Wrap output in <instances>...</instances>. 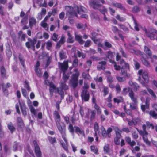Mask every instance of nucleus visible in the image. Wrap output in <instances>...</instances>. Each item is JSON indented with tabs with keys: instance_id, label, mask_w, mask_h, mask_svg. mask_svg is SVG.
Masks as SVG:
<instances>
[{
	"instance_id": "nucleus-1",
	"label": "nucleus",
	"mask_w": 157,
	"mask_h": 157,
	"mask_svg": "<svg viewBox=\"0 0 157 157\" xmlns=\"http://www.w3.org/2000/svg\"><path fill=\"white\" fill-rule=\"evenodd\" d=\"M54 115L57 128L62 135V136L64 138V140L66 141V140L64 137L65 129L64 128L62 127L60 124L61 120L60 118V117L59 113L57 111H55L54 113Z\"/></svg>"
},
{
	"instance_id": "nucleus-2",
	"label": "nucleus",
	"mask_w": 157,
	"mask_h": 157,
	"mask_svg": "<svg viewBox=\"0 0 157 157\" xmlns=\"http://www.w3.org/2000/svg\"><path fill=\"white\" fill-rule=\"evenodd\" d=\"M100 1L101 3L104 4L105 3L104 0H92L89 2V3L90 6L95 9H98L101 7L102 5L99 3L98 1Z\"/></svg>"
},
{
	"instance_id": "nucleus-3",
	"label": "nucleus",
	"mask_w": 157,
	"mask_h": 157,
	"mask_svg": "<svg viewBox=\"0 0 157 157\" xmlns=\"http://www.w3.org/2000/svg\"><path fill=\"white\" fill-rule=\"evenodd\" d=\"M146 34L151 40H153L157 38V30L154 29H150L149 32L145 30Z\"/></svg>"
},
{
	"instance_id": "nucleus-4",
	"label": "nucleus",
	"mask_w": 157,
	"mask_h": 157,
	"mask_svg": "<svg viewBox=\"0 0 157 157\" xmlns=\"http://www.w3.org/2000/svg\"><path fill=\"white\" fill-rule=\"evenodd\" d=\"M79 75V74L78 72L73 75L71 82L73 89L75 88L77 86L78 78Z\"/></svg>"
},
{
	"instance_id": "nucleus-5",
	"label": "nucleus",
	"mask_w": 157,
	"mask_h": 157,
	"mask_svg": "<svg viewBox=\"0 0 157 157\" xmlns=\"http://www.w3.org/2000/svg\"><path fill=\"white\" fill-rule=\"evenodd\" d=\"M28 40L29 41L26 42L25 43L26 46L29 49L31 48L33 50L35 51V45L36 42V40L34 38L33 39V40L30 38H29Z\"/></svg>"
},
{
	"instance_id": "nucleus-6",
	"label": "nucleus",
	"mask_w": 157,
	"mask_h": 157,
	"mask_svg": "<svg viewBox=\"0 0 157 157\" xmlns=\"http://www.w3.org/2000/svg\"><path fill=\"white\" fill-rule=\"evenodd\" d=\"M67 8H69L70 10V11H68L66 13V16L68 17L69 18H72L73 17L75 16H76V17H78L77 15L76 14L74 10H73V9L72 7L69 6H66L65 9H67Z\"/></svg>"
},
{
	"instance_id": "nucleus-7",
	"label": "nucleus",
	"mask_w": 157,
	"mask_h": 157,
	"mask_svg": "<svg viewBox=\"0 0 157 157\" xmlns=\"http://www.w3.org/2000/svg\"><path fill=\"white\" fill-rule=\"evenodd\" d=\"M115 131L116 132V137L114 138V142L116 145H119L120 144V139H121V136L120 132V131L118 128H115Z\"/></svg>"
},
{
	"instance_id": "nucleus-8",
	"label": "nucleus",
	"mask_w": 157,
	"mask_h": 157,
	"mask_svg": "<svg viewBox=\"0 0 157 157\" xmlns=\"http://www.w3.org/2000/svg\"><path fill=\"white\" fill-rule=\"evenodd\" d=\"M81 96L82 100L85 101H88L89 99L90 95L87 90L83 89L82 90L81 94Z\"/></svg>"
},
{
	"instance_id": "nucleus-9",
	"label": "nucleus",
	"mask_w": 157,
	"mask_h": 157,
	"mask_svg": "<svg viewBox=\"0 0 157 157\" xmlns=\"http://www.w3.org/2000/svg\"><path fill=\"white\" fill-rule=\"evenodd\" d=\"M138 74L140 75H142V77L146 82L147 83L148 82V75L147 71H143V70H140L138 71Z\"/></svg>"
},
{
	"instance_id": "nucleus-10",
	"label": "nucleus",
	"mask_w": 157,
	"mask_h": 157,
	"mask_svg": "<svg viewBox=\"0 0 157 157\" xmlns=\"http://www.w3.org/2000/svg\"><path fill=\"white\" fill-rule=\"evenodd\" d=\"M140 54L141 57L140 59L143 64L147 67H149L150 64L149 62L144 58V57L145 56V54L142 52H140Z\"/></svg>"
},
{
	"instance_id": "nucleus-11",
	"label": "nucleus",
	"mask_w": 157,
	"mask_h": 157,
	"mask_svg": "<svg viewBox=\"0 0 157 157\" xmlns=\"http://www.w3.org/2000/svg\"><path fill=\"white\" fill-rule=\"evenodd\" d=\"M58 64L59 67L60 68L61 70L63 72H65L68 68V62L65 61L63 63L59 62Z\"/></svg>"
},
{
	"instance_id": "nucleus-12",
	"label": "nucleus",
	"mask_w": 157,
	"mask_h": 157,
	"mask_svg": "<svg viewBox=\"0 0 157 157\" xmlns=\"http://www.w3.org/2000/svg\"><path fill=\"white\" fill-rule=\"evenodd\" d=\"M150 98H147L145 101V105H141V108L142 111L144 112L145 109H148L149 108Z\"/></svg>"
},
{
	"instance_id": "nucleus-13",
	"label": "nucleus",
	"mask_w": 157,
	"mask_h": 157,
	"mask_svg": "<svg viewBox=\"0 0 157 157\" xmlns=\"http://www.w3.org/2000/svg\"><path fill=\"white\" fill-rule=\"evenodd\" d=\"M126 68L124 66H122L121 68V74L122 75H124L127 78H129L130 77V75L128 73L125 69Z\"/></svg>"
},
{
	"instance_id": "nucleus-14",
	"label": "nucleus",
	"mask_w": 157,
	"mask_h": 157,
	"mask_svg": "<svg viewBox=\"0 0 157 157\" xmlns=\"http://www.w3.org/2000/svg\"><path fill=\"white\" fill-rule=\"evenodd\" d=\"M112 5L120 9L121 10L124 11H125L126 10L125 8L120 3H112Z\"/></svg>"
},
{
	"instance_id": "nucleus-15",
	"label": "nucleus",
	"mask_w": 157,
	"mask_h": 157,
	"mask_svg": "<svg viewBox=\"0 0 157 157\" xmlns=\"http://www.w3.org/2000/svg\"><path fill=\"white\" fill-rule=\"evenodd\" d=\"M106 63L105 61H102L98 63V65L97 66V68L98 69H103L104 70L105 68V65Z\"/></svg>"
},
{
	"instance_id": "nucleus-16",
	"label": "nucleus",
	"mask_w": 157,
	"mask_h": 157,
	"mask_svg": "<svg viewBox=\"0 0 157 157\" xmlns=\"http://www.w3.org/2000/svg\"><path fill=\"white\" fill-rule=\"evenodd\" d=\"M125 140L132 147H133L135 145L136 143V142L134 141H131V138L129 137H126Z\"/></svg>"
},
{
	"instance_id": "nucleus-17",
	"label": "nucleus",
	"mask_w": 157,
	"mask_h": 157,
	"mask_svg": "<svg viewBox=\"0 0 157 157\" xmlns=\"http://www.w3.org/2000/svg\"><path fill=\"white\" fill-rule=\"evenodd\" d=\"M75 40L78 41V43L81 44H83L84 41L82 39V36L79 35L75 34Z\"/></svg>"
},
{
	"instance_id": "nucleus-18",
	"label": "nucleus",
	"mask_w": 157,
	"mask_h": 157,
	"mask_svg": "<svg viewBox=\"0 0 157 157\" xmlns=\"http://www.w3.org/2000/svg\"><path fill=\"white\" fill-rule=\"evenodd\" d=\"M129 96L133 102L138 103L137 99L135 97L134 93L133 91L131 93H129Z\"/></svg>"
},
{
	"instance_id": "nucleus-19",
	"label": "nucleus",
	"mask_w": 157,
	"mask_h": 157,
	"mask_svg": "<svg viewBox=\"0 0 157 157\" xmlns=\"http://www.w3.org/2000/svg\"><path fill=\"white\" fill-rule=\"evenodd\" d=\"M7 126L8 129L12 133L15 131V128L12 122L9 123L7 124Z\"/></svg>"
},
{
	"instance_id": "nucleus-20",
	"label": "nucleus",
	"mask_w": 157,
	"mask_h": 157,
	"mask_svg": "<svg viewBox=\"0 0 157 157\" xmlns=\"http://www.w3.org/2000/svg\"><path fill=\"white\" fill-rule=\"evenodd\" d=\"M35 149V153L37 157H42L41 152L39 147H36Z\"/></svg>"
},
{
	"instance_id": "nucleus-21",
	"label": "nucleus",
	"mask_w": 157,
	"mask_h": 157,
	"mask_svg": "<svg viewBox=\"0 0 157 157\" xmlns=\"http://www.w3.org/2000/svg\"><path fill=\"white\" fill-rule=\"evenodd\" d=\"M79 115L78 113H74L71 119V121L72 122V123H74L75 121L79 120Z\"/></svg>"
},
{
	"instance_id": "nucleus-22",
	"label": "nucleus",
	"mask_w": 157,
	"mask_h": 157,
	"mask_svg": "<svg viewBox=\"0 0 157 157\" xmlns=\"http://www.w3.org/2000/svg\"><path fill=\"white\" fill-rule=\"evenodd\" d=\"M18 35L19 37H20V39L21 41H24L25 40V38L26 36L25 34L23 33V32L20 31L18 33Z\"/></svg>"
},
{
	"instance_id": "nucleus-23",
	"label": "nucleus",
	"mask_w": 157,
	"mask_h": 157,
	"mask_svg": "<svg viewBox=\"0 0 157 157\" xmlns=\"http://www.w3.org/2000/svg\"><path fill=\"white\" fill-rule=\"evenodd\" d=\"M144 50L145 52L148 55L151 57L152 56L151 52L150 50L147 47L145 46L144 48Z\"/></svg>"
},
{
	"instance_id": "nucleus-24",
	"label": "nucleus",
	"mask_w": 157,
	"mask_h": 157,
	"mask_svg": "<svg viewBox=\"0 0 157 157\" xmlns=\"http://www.w3.org/2000/svg\"><path fill=\"white\" fill-rule=\"evenodd\" d=\"M67 33L68 38L67 40V42L69 43H73L74 41V40L73 39V37L70 34V33L69 31L67 32Z\"/></svg>"
},
{
	"instance_id": "nucleus-25",
	"label": "nucleus",
	"mask_w": 157,
	"mask_h": 157,
	"mask_svg": "<svg viewBox=\"0 0 157 157\" xmlns=\"http://www.w3.org/2000/svg\"><path fill=\"white\" fill-rule=\"evenodd\" d=\"M36 23V19L33 18L32 17L29 19V24L30 26L32 27L33 25H35Z\"/></svg>"
},
{
	"instance_id": "nucleus-26",
	"label": "nucleus",
	"mask_w": 157,
	"mask_h": 157,
	"mask_svg": "<svg viewBox=\"0 0 157 157\" xmlns=\"http://www.w3.org/2000/svg\"><path fill=\"white\" fill-rule=\"evenodd\" d=\"M132 91V89L131 88L128 87L124 88L122 93L123 94H125L127 92H128L129 94L131 93Z\"/></svg>"
},
{
	"instance_id": "nucleus-27",
	"label": "nucleus",
	"mask_w": 157,
	"mask_h": 157,
	"mask_svg": "<svg viewBox=\"0 0 157 157\" xmlns=\"http://www.w3.org/2000/svg\"><path fill=\"white\" fill-rule=\"evenodd\" d=\"M59 57L61 59H63L66 58L65 53L63 51H61L59 52Z\"/></svg>"
},
{
	"instance_id": "nucleus-28",
	"label": "nucleus",
	"mask_w": 157,
	"mask_h": 157,
	"mask_svg": "<svg viewBox=\"0 0 157 157\" xmlns=\"http://www.w3.org/2000/svg\"><path fill=\"white\" fill-rule=\"evenodd\" d=\"M46 44V48L48 50L51 49L52 46V43L50 40H48L45 43Z\"/></svg>"
},
{
	"instance_id": "nucleus-29",
	"label": "nucleus",
	"mask_w": 157,
	"mask_h": 157,
	"mask_svg": "<svg viewBox=\"0 0 157 157\" xmlns=\"http://www.w3.org/2000/svg\"><path fill=\"white\" fill-rule=\"evenodd\" d=\"M86 27V24H83L81 23L78 24L77 25V27L78 29H84Z\"/></svg>"
},
{
	"instance_id": "nucleus-30",
	"label": "nucleus",
	"mask_w": 157,
	"mask_h": 157,
	"mask_svg": "<svg viewBox=\"0 0 157 157\" xmlns=\"http://www.w3.org/2000/svg\"><path fill=\"white\" fill-rule=\"evenodd\" d=\"M35 70L36 74L39 77H41L42 76V73L40 68H35Z\"/></svg>"
},
{
	"instance_id": "nucleus-31",
	"label": "nucleus",
	"mask_w": 157,
	"mask_h": 157,
	"mask_svg": "<svg viewBox=\"0 0 157 157\" xmlns=\"http://www.w3.org/2000/svg\"><path fill=\"white\" fill-rule=\"evenodd\" d=\"M65 135H66V134H65V135L64 136V137L66 140V141L64 140V138L63 137H62V138L63 139V140H64V141L65 142L66 144H64V143H61V144L62 146L63 147V148L66 151H67L68 150V148L67 147L68 142H67V139H66V138L65 137Z\"/></svg>"
},
{
	"instance_id": "nucleus-32",
	"label": "nucleus",
	"mask_w": 157,
	"mask_h": 157,
	"mask_svg": "<svg viewBox=\"0 0 157 157\" xmlns=\"http://www.w3.org/2000/svg\"><path fill=\"white\" fill-rule=\"evenodd\" d=\"M13 147L14 148L13 150L15 151L21 149V147L19 143L16 142L14 143Z\"/></svg>"
},
{
	"instance_id": "nucleus-33",
	"label": "nucleus",
	"mask_w": 157,
	"mask_h": 157,
	"mask_svg": "<svg viewBox=\"0 0 157 157\" xmlns=\"http://www.w3.org/2000/svg\"><path fill=\"white\" fill-rule=\"evenodd\" d=\"M104 151L105 153H107L109 150V145L108 144L105 145L103 147Z\"/></svg>"
},
{
	"instance_id": "nucleus-34",
	"label": "nucleus",
	"mask_w": 157,
	"mask_h": 157,
	"mask_svg": "<svg viewBox=\"0 0 157 157\" xmlns=\"http://www.w3.org/2000/svg\"><path fill=\"white\" fill-rule=\"evenodd\" d=\"M88 113L89 114L90 113V119L91 120H93L95 118V112L94 111H91L88 110Z\"/></svg>"
},
{
	"instance_id": "nucleus-35",
	"label": "nucleus",
	"mask_w": 157,
	"mask_h": 157,
	"mask_svg": "<svg viewBox=\"0 0 157 157\" xmlns=\"http://www.w3.org/2000/svg\"><path fill=\"white\" fill-rule=\"evenodd\" d=\"M137 103H132L130 104V108L132 110H135L137 108Z\"/></svg>"
},
{
	"instance_id": "nucleus-36",
	"label": "nucleus",
	"mask_w": 157,
	"mask_h": 157,
	"mask_svg": "<svg viewBox=\"0 0 157 157\" xmlns=\"http://www.w3.org/2000/svg\"><path fill=\"white\" fill-rule=\"evenodd\" d=\"M147 89L149 93L151 95L152 97L154 98L155 99L156 96L153 91L151 89H150L147 88Z\"/></svg>"
},
{
	"instance_id": "nucleus-37",
	"label": "nucleus",
	"mask_w": 157,
	"mask_h": 157,
	"mask_svg": "<svg viewBox=\"0 0 157 157\" xmlns=\"http://www.w3.org/2000/svg\"><path fill=\"white\" fill-rule=\"evenodd\" d=\"M116 78L117 80L120 82H122L126 80L125 78L121 77L119 76H116Z\"/></svg>"
},
{
	"instance_id": "nucleus-38",
	"label": "nucleus",
	"mask_w": 157,
	"mask_h": 157,
	"mask_svg": "<svg viewBox=\"0 0 157 157\" xmlns=\"http://www.w3.org/2000/svg\"><path fill=\"white\" fill-rule=\"evenodd\" d=\"M143 139L144 142L147 145H150L151 142L149 141L147 138L146 136H143Z\"/></svg>"
},
{
	"instance_id": "nucleus-39",
	"label": "nucleus",
	"mask_w": 157,
	"mask_h": 157,
	"mask_svg": "<svg viewBox=\"0 0 157 157\" xmlns=\"http://www.w3.org/2000/svg\"><path fill=\"white\" fill-rule=\"evenodd\" d=\"M1 72L2 76L3 77H5L6 76V71L5 68L2 67L1 68Z\"/></svg>"
},
{
	"instance_id": "nucleus-40",
	"label": "nucleus",
	"mask_w": 157,
	"mask_h": 157,
	"mask_svg": "<svg viewBox=\"0 0 157 157\" xmlns=\"http://www.w3.org/2000/svg\"><path fill=\"white\" fill-rule=\"evenodd\" d=\"M94 107L96 110L97 114H100L101 113V110L97 104H95V105H94Z\"/></svg>"
},
{
	"instance_id": "nucleus-41",
	"label": "nucleus",
	"mask_w": 157,
	"mask_h": 157,
	"mask_svg": "<svg viewBox=\"0 0 157 157\" xmlns=\"http://www.w3.org/2000/svg\"><path fill=\"white\" fill-rule=\"evenodd\" d=\"M20 105L21 108L22 113L24 116H25L27 115V112L26 110L25 106L24 105Z\"/></svg>"
},
{
	"instance_id": "nucleus-42",
	"label": "nucleus",
	"mask_w": 157,
	"mask_h": 157,
	"mask_svg": "<svg viewBox=\"0 0 157 157\" xmlns=\"http://www.w3.org/2000/svg\"><path fill=\"white\" fill-rule=\"evenodd\" d=\"M17 124L19 126H21L23 125V121L21 117H18L17 118Z\"/></svg>"
},
{
	"instance_id": "nucleus-43",
	"label": "nucleus",
	"mask_w": 157,
	"mask_h": 157,
	"mask_svg": "<svg viewBox=\"0 0 157 157\" xmlns=\"http://www.w3.org/2000/svg\"><path fill=\"white\" fill-rule=\"evenodd\" d=\"M2 89L3 91H5L6 90V89L11 86V84L9 83H7L6 85L4 84H2Z\"/></svg>"
},
{
	"instance_id": "nucleus-44",
	"label": "nucleus",
	"mask_w": 157,
	"mask_h": 157,
	"mask_svg": "<svg viewBox=\"0 0 157 157\" xmlns=\"http://www.w3.org/2000/svg\"><path fill=\"white\" fill-rule=\"evenodd\" d=\"M41 26L46 30H48V24L45 22L42 21L41 23Z\"/></svg>"
},
{
	"instance_id": "nucleus-45",
	"label": "nucleus",
	"mask_w": 157,
	"mask_h": 157,
	"mask_svg": "<svg viewBox=\"0 0 157 157\" xmlns=\"http://www.w3.org/2000/svg\"><path fill=\"white\" fill-rule=\"evenodd\" d=\"M91 151L94 152L95 154H97L98 152V149L94 146H92L90 147Z\"/></svg>"
},
{
	"instance_id": "nucleus-46",
	"label": "nucleus",
	"mask_w": 157,
	"mask_h": 157,
	"mask_svg": "<svg viewBox=\"0 0 157 157\" xmlns=\"http://www.w3.org/2000/svg\"><path fill=\"white\" fill-rule=\"evenodd\" d=\"M75 9L77 11L78 13H80L81 11H84V10L85 8L83 7H80L79 8L78 6H77L75 8Z\"/></svg>"
},
{
	"instance_id": "nucleus-47",
	"label": "nucleus",
	"mask_w": 157,
	"mask_h": 157,
	"mask_svg": "<svg viewBox=\"0 0 157 157\" xmlns=\"http://www.w3.org/2000/svg\"><path fill=\"white\" fill-rule=\"evenodd\" d=\"M101 129L102 131V136L104 137H106L107 134V131H106L105 129L103 127L101 128Z\"/></svg>"
},
{
	"instance_id": "nucleus-48",
	"label": "nucleus",
	"mask_w": 157,
	"mask_h": 157,
	"mask_svg": "<svg viewBox=\"0 0 157 157\" xmlns=\"http://www.w3.org/2000/svg\"><path fill=\"white\" fill-rule=\"evenodd\" d=\"M149 114L154 118L156 119L157 118V114L154 111H151L149 112Z\"/></svg>"
},
{
	"instance_id": "nucleus-49",
	"label": "nucleus",
	"mask_w": 157,
	"mask_h": 157,
	"mask_svg": "<svg viewBox=\"0 0 157 157\" xmlns=\"http://www.w3.org/2000/svg\"><path fill=\"white\" fill-rule=\"evenodd\" d=\"M123 63L124 64V66H124L127 69H129V65L128 63H126L124 61L123 59H121L120 61V64H122Z\"/></svg>"
},
{
	"instance_id": "nucleus-50",
	"label": "nucleus",
	"mask_w": 157,
	"mask_h": 157,
	"mask_svg": "<svg viewBox=\"0 0 157 157\" xmlns=\"http://www.w3.org/2000/svg\"><path fill=\"white\" fill-rule=\"evenodd\" d=\"M113 56V53L111 51L107 52V57L109 59L111 58Z\"/></svg>"
},
{
	"instance_id": "nucleus-51",
	"label": "nucleus",
	"mask_w": 157,
	"mask_h": 157,
	"mask_svg": "<svg viewBox=\"0 0 157 157\" xmlns=\"http://www.w3.org/2000/svg\"><path fill=\"white\" fill-rule=\"evenodd\" d=\"M24 86L25 88H26L28 91H30V88L29 86L28 82L27 81H25L24 83Z\"/></svg>"
},
{
	"instance_id": "nucleus-52",
	"label": "nucleus",
	"mask_w": 157,
	"mask_h": 157,
	"mask_svg": "<svg viewBox=\"0 0 157 157\" xmlns=\"http://www.w3.org/2000/svg\"><path fill=\"white\" fill-rule=\"evenodd\" d=\"M65 82H64V83H62L61 86L62 89L64 90H67L68 89V86L66 85L65 83Z\"/></svg>"
},
{
	"instance_id": "nucleus-53",
	"label": "nucleus",
	"mask_w": 157,
	"mask_h": 157,
	"mask_svg": "<svg viewBox=\"0 0 157 157\" xmlns=\"http://www.w3.org/2000/svg\"><path fill=\"white\" fill-rule=\"evenodd\" d=\"M116 18L119 20L121 22H124L125 20V19L123 17H120L119 15H117L116 17Z\"/></svg>"
},
{
	"instance_id": "nucleus-54",
	"label": "nucleus",
	"mask_w": 157,
	"mask_h": 157,
	"mask_svg": "<svg viewBox=\"0 0 157 157\" xmlns=\"http://www.w3.org/2000/svg\"><path fill=\"white\" fill-rule=\"evenodd\" d=\"M94 80L96 82H102V78L101 77H98V76H97L94 78Z\"/></svg>"
},
{
	"instance_id": "nucleus-55",
	"label": "nucleus",
	"mask_w": 157,
	"mask_h": 157,
	"mask_svg": "<svg viewBox=\"0 0 157 157\" xmlns=\"http://www.w3.org/2000/svg\"><path fill=\"white\" fill-rule=\"evenodd\" d=\"M120 52H121V54L124 57L127 58V55L125 52L124 50L123 49L121 48L120 49Z\"/></svg>"
},
{
	"instance_id": "nucleus-56",
	"label": "nucleus",
	"mask_w": 157,
	"mask_h": 157,
	"mask_svg": "<svg viewBox=\"0 0 157 157\" xmlns=\"http://www.w3.org/2000/svg\"><path fill=\"white\" fill-rule=\"evenodd\" d=\"M133 19L134 20V23L135 24V29L137 31H139V29L138 27V24L136 22V20L133 17Z\"/></svg>"
},
{
	"instance_id": "nucleus-57",
	"label": "nucleus",
	"mask_w": 157,
	"mask_h": 157,
	"mask_svg": "<svg viewBox=\"0 0 157 157\" xmlns=\"http://www.w3.org/2000/svg\"><path fill=\"white\" fill-rule=\"evenodd\" d=\"M140 135H143V136H146L148 134V133L146 131V130H140L138 131Z\"/></svg>"
},
{
	"instance_id": "nucleus-58",
	"label": "nucleus",
	"mask_w": 157,
	"mask_h": 157,
	"mask_svg": "<svg viewBox=\"0 0 157 157\" xmlns=\"http://www.w3.org/2000/svg\"><path fill=\"white\" fill-rule=\"evenodd\" d=\"M77 54L78 56L79 57L82 56L83 58H85L86 57V55L83 53L79 51H78Z\"/></svg>"
},
{
	"instance_id": "nucleus-59",
	"label": "nucleus",
	"mask_w": 157,
	"mask_h": 157,
	"mask_svg": "<svg viewBox=\"0 0 157 157\" xmlns=\"http://www.w3.org/2000/svg\"><path fill=\"white\" fill-rule=\"evenodd\" d=\"M58 35L55 33H54L53 34V36H52V40L55 41L56 42L58 40Z\"/></svg>"
},
{
	"instance_id": "nucleus-60",
	"label": "nucleus",
	"mask_w": 157,
	"mask_h": 157,
	"mask_svg": "<svg viewBox=\"0 0 157 157\" xmlns=\"http://www.w3.org/2000/svg\"><path fill=\"white\" fill-rule=\"evenodd\" d=\"M68 129L69 131L72 133H73L74 132V129L72 125L70 124L68 126Z\"/></svg>"
},
{
	"instance_id": "nucleus-61",
	"label": "nucleus",
	"mask_w": 157,
	"mask_h": 157,
	"mask_svg": "<svg viewBox=\"0 0 157 157\" xmlns=\"http://www.w3.org/2000/svg\"><path fill=\"white\" fill-rule=\"evenodd\" d=\"M92 37H91V39L93 40H95V38L98 35V33L96 32H93L91 33Z\"/></svg>"
},
{
	"instance_id": "nucleus-62",
	"label": "nucleus",
	"mask_w": 157,
	"mask_h": 157,
	"mask_svg": "<svg viewBox=\"0 0 157 157\" xmlns=\"http://www.w3.org/2000/svg\"><path fill=\"white\" fill-rule=\"evenodd\" d=\"M75 132L77 133H79L80 134H82L83 132L78 127H75Z\"/></svg>"
},
{
	"instance_id": "nucleus-63",
	"label": "nucleus",
	"mask_w": 157,
	"mask_h": 157,
	"mask_svg": "<svg viewBox=\"0 0 157 157\" xmlns=\"http://www.w3.org/2000/svg\"><path fill=\"white\" fill-rule=\"evenodd\" d=\"M82 77L85 78H87L89 79L90 78V76L88 74H86L85 73H83L82 74Z\"/></svg>"
},
{
	"instance_id": "nucleus-64",
	"label": "nucleus",
	"mask_w": 157,
	"mask_h": 157,
	"mask_svg": "<svg viewBox=\"0 0 157 157\" xmlns=\"http://www.w3.org/2000/svg\"><path fill=\"white\" fill-rule=\"evenodd\" d=\"M105 45L108 48H110L112 47V44L109 42L107 41H105L104 43Z\"/></svg>"
}]
</instances>
